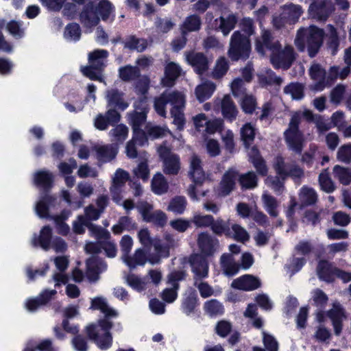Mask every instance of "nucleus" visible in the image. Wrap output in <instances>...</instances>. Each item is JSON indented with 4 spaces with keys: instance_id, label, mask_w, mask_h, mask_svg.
<instances>
[{
    "instance_id": "60",
    "label": "nucleus",
    "mask_w": 351,
    "mask_h": 351,
    "mask_svg": "<svg viewBox=\"0 0 351 351\" xmlns=\"http://www.w3.org/2000/svg\"><path fill=\"white\" fill-rule=\"evenodd\" d=\"M143 158L144 161L139 162L137 167L135 168L133 171L134 174L139 178H141L144 180H147L149 178V170L147 165V154L143 153Z\"/></svg>"
},
{
    "instance_id": "56",
    "label": "nucleus",
    "mask_w": 351,
    "mask_h": 351,
    "mask_svg": "<svg viewBox=\"0 0 351 351\" xmlns=\"http://www.w3.org/2000/svg\"><path fill=\"white\" fill-rule=\"evenodd\" d=\"M147 47V42L143 38H138L134 36H130L125 42V47L137 51H143Z\"/></svg>"
},
{
    "instance_id": "29",
    "label": "nucleus",
    "mask_w": 351,
    "mask_h": 351,
    "mask_svg": "<svg viewBox=\"0 0 351 351\" xmlns=\"http://www.w3.org/2000/svg\"><path fill=\"white\" fill-rule=\"evenodd\" d=\"M52 229L49 226L43 227L38 235L34 234L31 243L34 247H40L45 251L51 248L52 241Z\"/></svg>"
},
{
    "instance_id": "4",
    "label": "nucleus",
    "mask_w": 351,
    "mask_h": 351,
    "mask_svg": "<svg viewBox=\"0 0 351 351\" xmlns=\"http://www.w3.org/2000/svg\"><path fill=\"white\" fill-rule=\"evenodd\" d=\"M186 97L182 92L165 91L154 100V109L161 117L166 116L165 107L167 104L172 106L171 117L173 118V124L178 130H182L185 125L184 109L185 107Z\"/></svg>"
},
{
    "instance_id": "61",
    "label": "nucleus",
    "mask_w": 351,
    "mask_h": 351,
    "mask_svg": "<svg viewBox=\"0 0 351 351\" xmlns=\"http://www.w3.org/2000/svg\"><path fill=\"white\" fill-rule=\"evenodd\" d=\"M119 77L123 81L134 80L139 75V70L136 66H125L119 69Z\"/></svg>"
},
{
    "instance_id": "13",
    "label": "nucleus",
    "mask_w": 351,
    "mask_h": 351,
    "mask_svg": "<svg viewBox=\"0 0 351 351\" xmlns=\"http://www.w3.org/2000/svg\"><path fill=\"white\" fill-rule=\"evenodd\" d=\"M56 199L48 195L41 197L36 202L35 210L40 218L58 217L59 220L64 221L71 215V213L69 210H64L59 215L50 216L49 210L55 206Z\"/></svg>"
},
{
    "instance_id": "50",
    "label": "nucleus",
    "mask_w": 351,
    "mask_h": 351,
    "mask_svg": "<svg viewBox=\"0 0 351 351\" xmlns=\"http://www.w3.org/2000/svg\"><path fill=\"white\" fill-rule=\"evenodd\" d=\"M145 129L151 139L162 138L167 134L172 135L171 131L167 127L154 125L152 123L147 124Z\"/></svg>"
},
{
    "instance_id": "23",
    "label": "nucleus",
    "mask_w": 351,
    "mask_h": 351,
    "mask_svg": "<svg viewBox=\"0 0 351 351\" xmlns=\"http://www.w3.org/2000/svg\"><path fill=\"white\" fill-rule=\"evenodd\" d=\"M136 111L128 114V123L132 125L134 131V125L136 124L137 130H141L147 117V105L145 98L141 99L138 104H135Z\"/></svg>"
},
{
    "instance_id": "12",
    "label": "nucleus",
    "mask_w": 351,
    "mask_h": 351,
    "mask_svg": "<svg viewBox=\"0 0 351 351\" xmlns=\"http://www.w3.org/2000/svg\"><path fill=\"white\" fill-rule=\"evenodd\" d=\"M231 90L234 97L243 96L240 101L241 109L246 114H252L256 108V100L252 95L245 94L242 80H234L231 84Z\"/></svg>"
},
{
    "instance_id": "17",
    "label": "nucleus",
    "mask_w": 351,
    "mask_h": 351,
    "mask_svg": "<svg viewBox=\"0 0 351 351\" xmlns=\"http://www.w3.org/2000/svg\"><path fill=\"white\" fill-rule=\"evenodd\" d=\"M185 274L182 271L171 272L167 277V284L169 287L166 288L162 293V298L168 303H171L178 297L177 291L179 289V282L183 280Z\"/></svg>"
},
{
    "instance_id": "16",
    "label": "nucleus",
    "mask_w": 351,
    "mask_h": 351,
    "mask_svg": "<svg viewBox=\"0 0 351 351\" xmlns=\"http://www.w3.org/2000/svg\"><path fill=\"white\" fill-rule=\"evenodd\" d=\"M93 235L97 239L100 240L101 248L106 252L109 258H114L117 255V250L115 243L110 239V232L101 227L91 226L89 228Z\"/></svg>"
},
{
    "instance_id": "36",
    "label": "nucleus",
    "mask_w": 351,
    "mask_h": 351,
    "mask_svg": "<svg viewBox=\"0 0 351 351\" xmlns=\"http://www.w3.org/2000/svg\"><path fill=\"white\" fill-rule=\"evenodd\" d=\"M95 150L98 160L106 162L115 158L118 152V147L117 145H97L95 147Z\"/></svg>"
},
{
    "instance_id": "22",
    "label": "nucleus",
    "mask_w": 351,
    "mask_h": 351,
    "mask_svg": "<svg viewBox=\"0 0 351 351\" xmlns=\"http://www.w3.org/2000/svg\"><path fill=\"white\" fill-rule=\"evenodd\" d=\"M197 245L201 252L200 254L205 257L213 256L219 247L218 241L205 232L199 234Z\"/></svg>"
},
{
    "instance_id": "11",
    "label": "nucleus",
    "mask_w": 351,
    "mask_h": 351,
    "mask_svg": "<svg viewBox=\"0 0 351 351\" xmlns=\"http://www.w3.org/2000/svg\"><path fill=\"white\" fill-rule=\"evenodd\" d=\"M281 10V14L278 16H274L273 19L274 25L278 29L281 28L287 23H295L303 13L300 5L293 3L283 5Z\"/></svg>"
},
{
    "instance_id": "5",
    "label": "nucleus",
    "mask_w": 351,
    "mask_h": 351,
    "mask_svg": "<svg viewBox=\"0 0 351 351\" xmlns=\"http://www.w3.org/2000/svg\"><path fill=\"white\" fill-rule=\"evenodd\" d=\"M241 27L247 34L242 35L236 31L231 36L228 56L232 60L246 59L251 51V45L249 37L254 32L253 21L250 18H244L241 22Z\"/></svg>"
},
{
    "instance_id": "7",
    "label": "nucleus",
    "mask_w": 351,
    "mask_h": 351,
    "mask_svg": "<svg viewBox=\"0 0 351 351\" xmlns=\"http://www.w3.org/2000/svg\"><path fill=\"white\" fill-rule=\"evenodd\" d=\"M323 36V30L315 26L311 25L307 28H301L298 32L295 44L302 51L306 47L309 56L313 57L322 43Z\"/></svg>"
},
{
    "instance_id": "21",
    "label": "nucleus",
    "mask_w": 351,
    "mask_h": 351,
    "mask_svg": "<svg viewBox=\"0 0 351 351\" xmlns=\"http://www.w3.org/2000/svg\"><path fill=\"white\" fill-rule=\"evenodd\" d=\"M190 263L195 285L197 281L208 277V264L205 256L199 254H193L191 257Z\"/></svg>"
},
{
    "instance_id": "63",
    "label": "nucleus",
    "mask_w": 351,
    "mask_h": 351,
    "mask_svg": "<svg viewBox=\"0 0 351 351\" xmlns=\"http://www.w3.org/2000/svg\"><path fill=\"white\" fill-rule=\"evenodd\" d=\"M154 246L157 252V255L150 256V257L147 258V261L152 265L159 263L161 258H165L169 256V248L167 247L162 246L158 243H154Z\"/></svg>"
},
{
    "instance_id": "64",
    "label": "nucleus",
    "mask_w": 351,
    "mask_h": 351,
    "mask_svg": "<svg viewBox=\"0 0 351 351\" xmlns=\"http://www.w3.org/2000/svg\"><path fill=\"white\" fill-rule=\"evenodd\" d=\"M228 68L227 60L223 57L219 58L213 71V77L216 79L222 77L228 71Z\"/></svg>"
},
{
    "instance_id": "43",
    "label": "nucleus",
    "mask_w": 351,
    "mask_h": 351,
    "mask_svg": "<svg viewBox=\"0 0 351 351\" xmlns=\"http://www.w3.org/2000/svg\"><path fill=\"white\" fill-rule=\"evenodd\" d=\"M248 155L258 173L262 176L266 175L267 169L258 149L254 147H252L248 151Z\"/></svg>"
},
{
    "instance_id": "24",
    "label": "nucleus",
    "mask_w": 351,
    "mask_h": 351,
    "mask_svg": "<svg viewBox=\"0 0 351 351\" xmlns=\"http://www.w3.org/2000/svg\"><path fill=\"white\" fill-rule=\"evenodd\" d=\"M310 75L315 81L313 89L317 91L322 90L330 85V79L326 76L325 70L318 64H313L310 69Z\"/></svg>"
},
{
    "instance_id": "33",
    "label": "nucleus",
    "mask_w": 351,
    "mask_h": 351,
    "mask_svg": "<svg viewBox=\"0 0 351 351\" xmlns=\"http://www.w3.org/2000/svg\"><path fill=\"white\" fill-rule=\"evenodd\" d=\"M261 286V282L257 278L250 275H244L241 276L232 282L233 288L243 290V291H252Z\"/></svg>"
},
{
    "instance_id": "41",
    "label": "nucleus",
    "mask_w": 351,
    "mask_h": 351,
    "mask_svg": "<svg viewBox=\"0 0 351 351\" xmlns=\"http://www.w3.org/2000/svg\"><path fill=\"white\" fill-rule=\"evenodd\" d=\"M129 129L124 124H118L109 131L108 135L112 142L118 146L121 144L128 136Z\"/></svg>"
},
{
    "instance_id": "55",
    "label": "nucleus",
    "mask_w": 351,
    "mask_h": 351,
    "mask_svg": "<svg viewBox=\"0 0 351 351\" xmlns=\"http://www.w3.org/2000/svg\"><path fill=\"white\" fill-rule=\"evenodd\" d=\"M81 36V28L77 23H72L67 25L64 32V38L70 42H76Z\"/></svg>"
},
{
    "instance_id": "25",
    "label": "nucleus",
    "mask_w": 351,
    "mask_h": 351,
    "mask_svg": "<svg viewBox=\"0 0 351 351\" xmlns=\"http://www.w3.org/2000/svg\"><path fill=\"white\" fill-rule=\"evenodd\" d=\"M238 180V173L234 169H229L222 177L221 181L217 189L220 196H226L234 189Z\"/></svg>"
},
{
    "instance_id": "40",
    "label": "nucleus",
    "mask_w": 351,
    "mask_h": 351,
    "mask_svg": "<svg viewBox=\"0 0 351 351\" xmlns=\"http://www.w3.org/2000/svg\"><path fill=\"white\" fill-rule=\"evenodd\" d=\"M53 178V174L49 171H38L34 174V183L40 188L48 189L52 186Z\"/></svg>"
},
{
    "instance_id": "3",
    "label": "nucleus",
    "mask_w": 351,
    "mask_h": 351,
    "mask_svg": "<svg viewBox=\"0 0 351 351\" xmlns=\"http://www.w3.org/2000/svg\"><path fill=\"white\" fill-rule=\"evenodd\" d=\"M78 4L84 5L80 15L81 23L86 27L96 26L101 19L113 21L115 8L108 0H73Z\"/></svg>"
},
{
    "instance_id": "9",
    "label": "nucleus",
    "mask_w": 351,
    "mask_h": 351,
    "mask_svg": "<svg viewBox=\"0 0 351 351\" xmlns=\"http://www.w3.org/2000/svg\"><path fill=\"white\" fill-rule=\"evenodd\" d=\"M136 209L141 215L143 220L147 223H152L159 227H164L167 223V214L160 210L152 211L153 206L147 202H139Z\"/></svg>"
},
{
    "instance_id": "38",
    "label": "nucleus",
    "mask_w": 351,
    "mask_h": 351,
    "mask_svg": "<svg viewBox=\"0 0 351 351\" xmlns=\"http://www.w3.org/2000/svg\"><path fill=\"white\" fill-rule=\"evenodd\" d=\"M216 89L215 84L210 81H205L198 85L195 90V94L197 99L199 102H203L208 99L214 93Z\"/></svg>"
},
{
    "instance_id": "14",
    "label": "nucleus",
    "mask_w": 351,
    "mask_h": 351,
    "mask_svg": "<svg viewBox=\"0 0 351 351\" xmlns=\"http://www.w3.org/2000/svg\"><path fill=\"white\" fill-rule=\"evenodd\" d=\"M317 272L319 278L326 282H332L335 277L341 278L344 282L351 281V273L341 271L333 267L328 261H320Z\"/></svg>"
},
{
    "instance_id": "45",
    "label": "nucleus",
    "mask_w": 351,
    "mask_h": 351,
    "mask_svg": "<svg viewBox=\"0 0 351 351\" xmlns=\"http://www.w3.org/2000/svg\"><path fill=\"white\" fill-rule=\"evenodd\" d=\"M187 206V200L184 196H176L171 199L167 210L176 215H182Z\"/></svg>"
},
{
    "instance_id": "58",
    "label": "nucleus",
    "mask_w": 351,
    "mask_h": 351,
    "mask_svg": "<svg viewBox=\"0 0 351 351\" xmlns=\"http://www.w3.org/2000/svg\"><path fill=\"white\" fill-rule=\"evenodd\" d=\"M284 92L290 95L292 99L300 100L304 97V86L299 83H291L285 86Z\"/></svg>"
},
{
    "instance_id": "1",
    "label": "nucleus",
    "mask_w": 351,
    "mask_h": 351,
    "mask_svg": "<svg viewBox=\"0 0 351 351\" xmlns=\"http://www.w3.org/2000/svg\"><path fill=\"white\" fill-rule=\"evenodd\" d=\"M90 308L99 310L105 318L99 319L97 324L86 327V332L98 347L102 350L109 348L112 345V338L110 332L112 328L111 318L117 317L118 312L109 306L106 299L103 297H96L91 300Z\"/></svg>"
},
{
    "instance_id": "53",
    "label": "nucleus",
    "mask_w": 351,
    "mask_h": 351,
    "mask_svg": "<svg viewBox=\"0 0 351 351\" xmlns=\"http://www.w3.org/2000/svg\"><path fill=\"white\" fill-rule=\"evenodd\" d=\"M204 309L211 317L221 315L224 312L223 304L217 300H210L206 302Z\"/></svg>"
},
{
    "instance_id": "18",
    "label": "nucleus",
    "mask_w": 351,
    "mask_h": 351,
    "mask_svg": "<svg viewBox=\"0 0 351 351\" xmlns=\"http://www.w3.org/2000/svg\"><path fill=\"white\" fill-rule=\"evenodd\" d=\"M129 178V173L121 169H118L112 177L110 191L112 200L117 204H121V200L123 198L121 195L123 188Z\"/></svg>"
},
{
    "instance_id": "32",
    "label": "nucleus",
    "mask_w": 351,
    "mask_h": 351,
    "mask_svg": "<svg viewBox=\"0 0 351 351\" xmlns=\"http://www.w3.org/2000/svg\"><path fill=\"white\" fill-rule=\"evenodd\" d=\"M186 60L199 74H202L208 68V61L202 53L190 52L186 53Z\"/></svg>"
},
{
    "instance_id": "28",
    "label": "nucleus",
    "mask_w": 351,
    "mask_h": 351,
    "mask_svg": "<svg viewBox=\"0 0 351 351\" xmlns=\"http://www.w3.org/2000/svg\"><path fill=\"white\" fill-rule=\"evenodd\" d=\"M189 176L195 184H202L207 179L202 161L196 155L191 158Z\"/></svg>"
},
{
    "instance_id": "2",
    "label": "nucleus",
    "mask_w": 351,
    "mask_h": 351,
    "mask_svg": "<svg viewBox=\"0 0 351 351\" xmlns=\"http://www.w3.org/2000/svg\"><path fill=\"white\" fill-rule=\"evenodd\" d=\"M255 47L256 51L262 56L265 51L271 52L270 60L276 69H287L295 59V53L292 47L287 45L283 49L280 43L274 40L270 31L263 29L261 34L256 40Z\"/></svg>"
},
{
    "instance_id": "19",
    "label": "nucleus",
    "mask_w": 351,
    "mask_h": 351,
    "mask_svg": "<svg viewBox=\"0 0 351 351\" xmlns=\"http://www.w3.org/2000/svg\"><path fill=\"white\" fill-rule=\"evenodd\" d=\"M274 167L282 179L288 176L293 178H299L303 175V171L295 164H287L285 162L284 158L277 156L274 162Z\"/></svg>"
},
{
    "instance_id": "48",
    "label": "nucleus",
    "mask_w": 351,
    "mask_h": 351,
    "mask_svg": "<svg viewBox=\"0 0 351 351\" xmlns=\"http://www.w3.org/2000/svg\"><path fill=\"white\" fill-rule=\"evenodd\" d=\"M168 183L161 173H157L152 178V188L154 193L162 195L168 190Z\"/></svg>"
},
{
    "instance_id": "52",
    "label": "nucleus",
    "mask_w": 351,
    "mask_h": 351,
    "mask_svg": "<svg viewBox=\"0 0 351 351\" xmlns=\"http://www.w3.org/2000/svg\"><path fill=\"white\" fill-rule=\"evenodd\" d=\"M317 199L315 191L307 186H303L300 193V200L302 205L308 206L313 204Z\"/></svg>"
},
{
    "instance_id": "46",
    "label": "nucleus",
    "mask_w": 351,
    "mask_h": 351,
    "mask_svg": "<svg viewBox=\"0 0 351 351\" xmlns=\"http://www.w3.org/2000/svg\"><path fill=\"white\" fill-rule=\"evenodd\" d=\"M332 175L343 185H348L351 182V170L349 168L337 165L332 169Z\"/></svg>"
},
{
    "instance_id": "44",
    "label": "nucleus",
    "mask_w": 351,
    "mask_h": 351,
    "mask_svg": "<svg viewBox=\"0 0 351 351\" xmlns=\"http://www.w3.org/2000/svg\"><path fill=\"white\" fill-rule=\"evenodd\" d=\"M127 284L137 291H142L147 289L150 282L144 277L141 278L135 274H130L125 278Z\"/></svg>"
},
{
    "instance_id": "26",
    "label": "nucleus",
    "mask_w": 351,
    "mask_h": 351,
    "mask_svg": "<svg viewBox=\"0 0 351 351\" xmlns=\"http://www.w3.org/2000/svg\"><path fill=\"white\" fill-rule=\"evenodd\" d=\"M54 263L59 271L53 274L52 280L55 283V287H59L68 282V276L64 273L69 265V259L66 256H60L54 258Z\"/></svg>"
},
{
    "instance_id": "34",
    "label": "nucleus",
    "mask_w": 351,
    "mask_h": 351,
    "mask_svg": "<svg viewBox=\"0 0 351 351\" xmlns=\"http://www.w3.org/2000/svg\"><path fill=\"white\" fill-rule=\"evenodd\" d=\"M122 261L130 268L134 269L137 266H143L147 261L146 252L142 248H138L132 255L121 256Z\"/></svg>"
},
{
    "instance_id": "54",
    "label": "nucleus",
    "mask_w": 351,
    "mask_h": 351,
    "mask_svg": "<svg viewBox=\"0 0 351 351\" xmlns=\"http://www.w3.org/2000/svg\"><path fill=\"white\" fill-rule=\"evenodd\" d=\"M219 29L222 32L224 36H227L235 27L237 19L235 15L230 14L226 18L221 16L219 19Z\"/></svg>"
},
{
    "instance_id": "6",
    "label": "nucleus",
    "mask_w": 351,
    "mask_h": 351,
    "mask_svg": "<svg viewBox=\"0 0 351 351\" xmlns=\"http://www.w3.org/2000/svg\"><path fill=\"white\" fill-rule=\"evenodd\" d=\"M310 120L313 118L312 112L304 109L295 112L290 121L288 129L285 132V138L289 149L300 154L302 151L304 138L302 133L298 130V125L302 118Z\"/></svg>"
},
{
    "instance_id": "30",
    "label": "nucleus",
    "mask_w": 351,
    "mask_h": 351,
    "mask_svg": "<svg viewBox=\"0 0 351 351\" xmlns=\"http://www.w3.org/2000/svg\"><path fill=\"white\" fill-rule=\"evenodd\" d=\"M86 276L90 282H95L99 279V274L107 268L106 263L95 256L90 258L86 262Z\"/></svg>"
},
{
    "instance_id": "39",
    "label": "nucleus",
    "mask_w": 351,
    "mask_h": 351,
    "mask_svg": "<svg viewBox=\"0 0 351 351\" xmlns=\"http://www.w3.org/2000/svg\"><path fill=\"white\" fill-rule=\"evenodd\" d=\"M197 305L198 298L195 291L191 289L187 290L182 303V311L189 315L194 311Z\"/></svg>"
},
{
    "instance_id": "59",
    "label": "nucleus",
    "mask_w": 351,
    "mask_h": 351,
    "mask_svg": "<svg viewBox=\"0 0 351 351\" xmlns=\"http://www.w3.org/2000/svg\"><path fill=\"white\" fill-rule=\"evenodd\" d=\"M259 82L261 84H280L282 79L277 77L271 69H266L258 74Z\"/></svg>"
},
{
    "instance_id": "37",
    "label": "nucleus",
    "mask_w": 351,
    "mask_h": 351,
    "mask_svg": "<svg viewBox=\"0 0 351 351\" xmlns=\"http://www.w3.org/2000/svg\"><path fill=\"white\" fill-rule=\"evenodd\" d=\"M180 66L174 63L169 62L165 66V77L162 79V84L165 86H172L176 80L181 73Z\"/></svg>"
},
{
    "instance_id": "51",
    "label": "nucleus",
    "mask_w": 351,
    "mask_h": 351,
    "mask_svg": "<svg viewBox=\"0 0 351 351\" xmlns=\"http://www.w3.org/2000/svg\"><path fill=\"white\" fill-rule=\"evenodd\" d=\"M264 208L268 214L273 217H276L278 215V203L276 198L274 197L264 193L262 197Z\"/></svg>"
},
{
    "instance_id": "42",
    "label": "nucleus",
    "mask_w": 351,
    "mask_h": 351,
    "mask_svg": "<svg viewBox=\"0 0 351 351\" xmlns=\"http://www.w3.org/2000/svg\"><path fill=\"white\" fill-rule=\"evenodd\" d=\"M221 265L224 274L228 276L235 275L239 270V265L230 254H224L221 256Z\"/></svg>"
},
{
    "instance_id": "49",
    "label": "nucleus",
    "mask_w": 351,
    "mask_h": 351,
    "mask_svg": "<svg viewBox=\"0 0 351 351\" xmlns=\"http://www.w3.org/2000/svg\"><path fill=\"white\" fill-rule=\"evenodd\" d=\"M200 26L201 21L198 16L191 15L188 16L181 27L182 36H185L188 32L199 30Z\"/></svg>"
},
{
    "instance_id": "57",
    "label": "nucleus",
    "mask_w": 351,
    "mask_h": 351,
    "mask_svg": "<svg viewBox=\"0 0 351 351\" xmlns=\"http://www.w3.org/2000/svg\"><path fill=\"white\" fill-rule=\"evenodd\" d=\"M240 133L241 140L243 141L245 146H250V145L253 142L255 136L254 127L251 123H245L241 128Z\"/></svg>"
},
{
    "instance_id": "47",
    "label": "nucleus",
    "mask_w": 351,
    "mask_h": 351,
    "mask_svg": "<svg viewBox=\"0 0 351 351\" xmlns=\"http://www.w3.org/2000/svg\"><path fill=\"white\" fill-rule=\"evenodd\" d=\"M57 351L52 346V342L49 339H45L39 343L35 341H29L25 346L23 351Z\"/></svg>"
},
{
    "instance_id": "10",
    "label": "nucleus",
    "mask_w": 351,
    "mask_h": 351,
    "mask_svg": "<svg viewBox=\"0 0 351 351\" xmlns=\"http://www.w3.org/2000/svg\"><path fill=\"white\" fill-rule=\"evenodd\" d=\"M163 162V171L168 175H177L180 169V157L171 152V148L164 143L157 149Z\"/></svg>"
},
{
    "instance_id": "35",
    "label": "nucleus",
    "mask_w": 351,
    "mask_h": 351,
    "mask_svg": "<svg viewBox=\"0 0 351 351\" xmlns=\"http://www.w3.org/2000/svg\"><path fill=\"white\" fill-rule=\"evenodd\" d=\"M106 98L108 106L116 107L121 110H125L129 106V103L123 98V93L117 89L107 90Z\"/></svg>"
},
{
    "instance_id": "20",
    "label": "nucleus",
    "mask_w": 351,
    "mask_h": 351,
    "mask_svg": "<svg viewBox=\"0 0 351 351\" xmlns=\"http://www.w3.org/2000/svg\"><path fill=\"white\" fill-rule=\"evenodd\" d=\"M333 10L334 7L330 1L316 0L310 5L308 12L312 18L325 21Z\"/></svg>"
},
{
    "instance_id": "62",
    "label": "nucleus",
    "mask_w": 351,
    "mask_h": 351,
    "mask_svg": "<svg viewBox=\"0 0 351 351\" xmlns=\"http://www.w3.org/2000/svg\"><path fill=\"white\" fill-rule=\"evenodd\" d=\"M319 182L321 189L323 191H326V193H331L335 189V184L333 183L332 180L330 178L329 174L326 170L322 171L319 174Z\"/></svg>"
},
{
    "instance_id": "27",
    "label": "nucleus",
    "mask_w": 351,
    "mask_h": 351,
    "mask_svg": "<svg viewBox=\"0 0 351 351\" xmlns=\"http://www.w3.org/2000/svg\"><path fill=\"white\" fill-rule=\"evenodd\" d=\"M216 105L220 104L222 115L230 121H233L237 117L238 109L229 95H226L221 99L215 100Z\"/></svg>"
},
{
    "instance_id": "15",
    "label": "nucleus",
    "mask_w": 351,
    "mask_h": 351,
    "mask_svg": "<svg viewBox=\"0 0 351 351\" xmlns=\"http://www.w3.org/2000/svg\"><path fill=\"white\" fill-rule=\"evenodd\" d=\"M77 191L80 195V198H72L68 191L62 190L61 191V196L63 199L73 209L81 208L84 204L82 199L89 197L93 193L94 189L90 184L82 182L78 183Z\"/></svg>"
},
{
    "instance_id": "8",
    "label": "nucleus",
    "mask_w": 351,
    "mask_h": 351,
    "mask_svg": "<svg viewBox=\"0 0 351 351\" xmlns=\"http://www.w3.org/2000/svg\"><path fill=\"white\" fill-rule=\"evenodd\" d=\"M108 52L105 49H96L88 54L89 66L82 67V73L92 80L106 84L101 71L106 66Z\"/></svg>"
},
{
    "instance_id": "31",
    "label": "nucleus",
    "mask_w": 351,
    "mask_h": 351,
    "mask_svg": "<svg viewBox=\"0 0 351 351\" xmlns=\"http://www.w3.org/2000/svg\"><path fill=\"white\" fill-rule=\"evenodd\" d=\"M328 316L331 319L336 335H339L342 330V322L345 317L344 311L339 302H334L332 308L328 311Z\"/></svg>"
}]
</instances>
